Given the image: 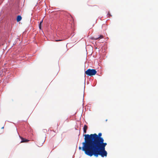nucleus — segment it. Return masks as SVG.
Segmentation results:
<instances>
[{
  "label": "nucleus",
  "instance_id": "nucleus-5",
  "mask_svg": "<svg viewBox=\"0 0 158 158\" xmlns=\"http://www.w3.org/2000/svg\"><path fill=\"white\" fill-rule=\"evenodd\" d=\"M22 19V17L20 15H18L16 19L17 21V22H19Z\"/></svg>",
  "mask_w": 158,
  "mask_h": 158
},
{
  "label": "nucleus",
  "instance_id": "nucleus-10",
  "mask_svg": "<svg viewBox=\"0 0 158 158\" xmlns=\"http://www.w3.org/2000/svg\"><path fill=\"white\" fill-rule=\"evenodd\" d=\"M4 128V127H2V128Z\"/></svg>",
  "mask_w": 158,
  "mask_h": 158
},
{
  "label": "nucleus",
  "instance_id": "nucleus-8",
  "mask_svg": "<svg viewBox=\"0 0 158 158\" xmlns=\"http://www.w3.org/2000/svg\"><path fill=\"white\" fill-rule=\"evenodd\" d=\"M63 40H55V41L56 42H58V41H62Z\"/></svg>",
  "mask_w": 158,
  "mask_h": 158
},
{
  "label": "nucleus",
  "instance_id": "nucleus-3",
  "mask_svg": "<svg viewBox=\"0 0 158 158\" xmlns=\"http://www.w3.org/2000/svg\"><path fill=\"white\" fill-rule=\"evenodd\" d=\"M20 138H21V139L22 140L21 141V143L27 142L29 141V140L27 139H26L23 138L22 137H20Z\"/></svg>",
  "mask_w": 158,
  "mask_h": 158
},
{
  "label": "nucleus",
  "instance_id": "nucleus-4",
  "mask_svg": "<svg viewBox=\"0 0 158 158\" xmlns=\"http://www.w3.org/2000/svg\"><path fill=\"white\" fill-rule=\"evenodd\" d=\"M88 127L87 125H85L83 127L84 133H86V130L87 129Z\"/></svg>",
  "mask_w": 158,
  "mask_h": 158
},
{
  "label": "nucleus",
  "instance_id": "nucleus-1",
  "mask_svg": "<svg viewBox=\"0 0 158 158\" xmlns=\"http://www.w3.org/2000/svg\"><path fill=\"white\" fill-rule=\"evenodd\" d=\"M84 136L85 141L82 143V150L86 155L90 156L94 155L96 157L99 155L102 157L107 156V153L105 147L107 144L104 143L102 133L98 135L96 133L85 134Z\"/></svg>",
  "mask_w": 158,
  "mask_h": 158
},
{
  "label": "nucleus",
  "instance_id": "nucleus-7",
  "mask_svg": "<svg viewBox=\"0 0 158 158\" xmlns=\"http://www.w3.org/2000/svg\"><path fill=\"white\" fill-rule=\"evenodd\" d=\"M43 21H42L40 23L39 25V27L40 29H41V24L42 23Z\"/></svg>",
  "mask_w": 158,
  "mask_h": 158
},
{
  "label": "nucleus",
  "instance_id": "nucleus-9",
  "mask_svg": "<svg viewBox=\"0 0 158 158\" xmlns=\"http://www.w3.org/2000/svg\"><path fill=\"white\" fill-rule=\"evenodd\" d=\"M79 149L80 150H81V147H79Z\"/></svg>",
  "mask_w": 158,
  "mask_h": 158
},
{
  "label": "nucleus",
  "instance_id": "nucleus-6",
  "mask_svg": "<svg viewBox=\"0 0 158 158\" xmlns=\"http://www.w3.org/2000/svg\"><path fill=\"white\" fill-rule=\"evenodd\" d=\"M103 38V36L102 35H100L98 37H93V39L97 40L99 38L101 39Z\"/></svg>",
  "mask_w": 158,
  "mask_h": 158
},
{
  "label": "nucleus",
  "instance_id": "nucleus-2",
  "mask_svg": "<svg viewBox=\"0 0 158 158\" xmlns=\"http://www.w3.org/2000/svg\"><path fill=\"white\" fill-rule=\"evenodd\" d=\"M97 72L95 69H89L85 72V73L88 76H92L95 75Z\"/></svg>",
  "mask_w": 158,
  "mask_h": 158
}]
</instances>
